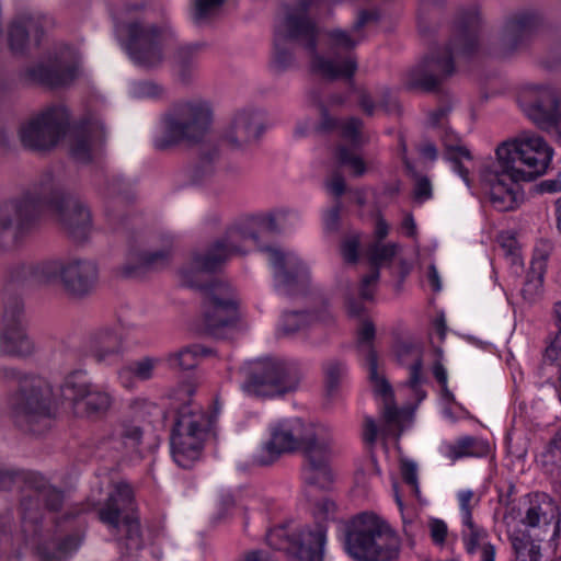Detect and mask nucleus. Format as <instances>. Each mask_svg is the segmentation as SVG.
Masks as SVG:
<instances>
[{
  "mask_svg": "<svg viewBox=\"0 0 561 561\" xmlns=\"http://www.w3.org/2000/svg\"><path fill=\"white\" fill-rule=\"evenodd\" d=\"M264 131L263 119L257 111L245 108L237 112L227 126L224 138L234 149L255 142Z\"/></svg>",
  "mask_w": 561,
  "mask_h": 561,
  "instance_id": "a878e982",
  "label": "nucleus"
},
{
  "mask_svg": "<svg viewBox=\"0 0 561 561\" xmlns=\"http://www.w3.org/2000/svg\"><path fill=\"white\" fill-rule=\"evenodd\" d=\"M162 88L154 82H138L133 88V94L137 98H158L162 94Z\"/></svg>",
  "mask_w": 561,
  "mask_h": 561,
  "instance_id": "6e6d98bb",
  "label": "nucleus"
},
{
  "mask_svg": "<svg viewBox=\"0 0 561 561\" xmlns=\"http://www.w3.org/2000/svg\"><path fill=\"white\" fill-rule=\"evenodd\" d=\"M226 0H194L191 16L196 24L206 23L220 12Z\"/></svg>",
  "mask_w": 561,
  "mask_h": 561,
  "instance_id": "49530a36",
  "label": "nucleus"
},
{
  "mask_svg": "<svg viewBox=\"0 0 561 561\" xmlns=\"http://www.w3.org/2000/svg\"><path fill=\"white\" fill-rule=\"evenodd\" d=\"M333 322L331 313L327 310L317 313L290 311L285 312L278 323V333L284 336H291L308 328L318 324L328 325Z\"/></svg>",
  "mask_w": 561,
  "mask_h": 561,
  "instance_id": "2f4dec72",
  "label": "nucleus"
},
{
  "mask_svg": "<svg viewBox=\"0 0 561 561\" xmlns=\"http://www.w3.org/2000/svg\"><path fill=\"white\" fill-rule=\"evenodd\" d=\"M375 334L374 323L365 320L357 331V344L364 355L373 392L383 407V433L399 437L403 430L411 424L412 413L394 405L392 388L385 376L378 371L377 353L371 346Z\"/></svg>",
  "mask_w": 561,
  "mask_h": 561,
  "instance_id": "423d86ee",
  "label": "nucleus"
},
{
  "mask_svg": "<svg viewBox=\"0 0 561 561\" xmlns=\"http://www.w3.org/2000/svg\"><path fill=\"white\" fill-rule=\"evenodd\" d=\"M428 528L432 540L436 545H443L448 531L446 523L438 518H432L428 522Z\"/></svg>",
  "mask_w": 561,
  "mask_h": 561,
  "instance_id": "bf43d9fd",
  "label": "nucleus"
},
{
  "mask_svg": "<svg viewBox=\"0 0 561 561\" xmlns=\"http://www.w3.org/2000/svg\"><path fill=\"white\" fill-rule=\"evenodd\" d=\"M11 404L14 422L26 431L41 434L49 426L53 416L51 386L42 377H26Z\"/></svg>",
  "mask_w": 561,
  "mask_h": 561,
  "instance_id": "9b49d317",
  "label": "nucleus"
},
{
  "mask_svg": "<svg viewBox=\"0 0 561 561\" xmlns=\"http://www.w3.org/2000/svg\"><path fill=\"white\" fill-rule=\"evenodd\" d=\"M523 523L528 527H543L560 523V510L547 494H535L529 497Z\"/></svg>",
  "mask_w": 561,
  "mask_h": 561,
  "instance_id": "c756f323",
  "label": "nucleus"
},
{
  "mask_svg": "<svg viewBox=\"0 0 561 561\" xmlns=\"http://www.w3.org/2000/svg\"><path fill=\"white\" fill-rule=\"evenodd\" d=\"M61 263L49 261L34 266L31 271L33 279L41 284L53 282L56 277L60 278Z\"/></svg>",
  "mask_w": 561,
  "mask_h": 561,
  "instance_id": "8fccbe9b",
  "label": "nucleus"
},
{
  "mask_svg": "<svg viewBox=\"0 0 561 561\" xmlns=\"http://www.w3.org/2000/svg\"><path fill=\"white\" fill-rule=\"evenodd\" d=\"M540 26V19L531 12H517L508 16L496 42V54L508 56L524 46Z\"/></svg>",
  "mask_w": 561,
  "mask_h": 561,
  "instance_id": "b1692460",
  "label": "nucleus"
},
{
  "mask_svg": "<svg viewBox=\"0 0 561 561\" xmlns=\"http://www.w3.org/2000/svg\"><path fill=\"white\" fill-rule=\"evenodd\" d=\"M479 43V28L477 23L459 25L456 27L450 44L443 51H436L425 61V75L421 85L426 90L434 89L443 79L454 72V58L469 57Z\"/></svg>",
  "mask_w": 561,
  "mask_h": 561,
  "instance_id": "dca6fc26",
  "label": "nucleus"
},
{
  "mask_svg": "<svg viewBox=\"0 0 561 561\" xmlns=\"http://www.w3.org/2000/svg\"><path fill=\"white\" fill-rule=\"evenodd\" d=\"M400 471L404 482L411 488V491L419 496L420 486L417 479V466L414 461L402 459L400 463Z\"/></svg>",
  "mask_w": 561,
  "mask_h": 561,
  "instance_id": "603ef678",
  "label": "nucleus"
},
{
  "mask_svg": "<svg viewBox=\"0 0 561 561\" xmlns=\"http://www.w3.org/2000/svg\"><path fill=\"white\" fill-rule=\"evenodd\" d=\"M390 231V226L382 216H377L374 227V237L377 242L383 240Z\"/></svg>",
  "mask_w": 561,
  "mask_h": 561,
  "instance_id": "338daca9",
  "label": "nucleus"
},
{
  "mask_svg": "<svg viewBox=\"0 0 561 561\" xmlns=\"http://www.w3.org/2000/svg\"><path fill=\"white\" fill-rule=\"evenodd\" d=\"M261 251L266 255L273 270L274 286L280 294L297 293L308 283L309 267L295 252L279 247H265Z\"/></svg>",
  "mask_w": 561,
  "mask_h": 561,
  "instance_id": "6ab92c4d",
  "label": "nucleus"
},
{
  "mask_svg": "<svg viewBox=\"0 0 561 561\" xmlns=\"http://www.w3.org/2000/svg\"><path fill=\"white\" fill-rule=\"evenodd\" d=\"M78 73V67L73 61L69 49L59 55L49 57L31 68L28 76L32 80L50 88L62 87L70 83Z\"/></svg>",
  "mask_w": 561,
  "mask_h": 561,
  "instance_id": "393cba45",
  "label": "nucleus"
},
{
  "mask_svg": "<svg viewBox=\"0 0 561 561\" xmlns=\"http://www.w3.org/2000/svg\"><path fill=\"white\" fill-rule=\"evenodd\" d=\"M358 102L363 111L368 115H373L377 106L388 110V103L381 100V92L373 95L366 91H362Z\"/></svg>",
  "mask_w": 561,
  "mask_h": 561,
  "instance_id": "5fc2aeb1",
  "label": "nucleus"
},
{
  "mask_svg": "<svg viewBox=\"0 0 561 561\" xmlns=\"http://www.w3.org/2000/svg\"><path fill=\"white\" fill-rule=\"evenodd\" d=\"M358 247H359V238L358 236H352L348 237L343 243H342V255L345 261L350 263H354L357 260L358 254Z\"/></svg>",
  "mask_w": 561,
  "mask_h": 561,
  "instance_id": "052dcab7",
  "label": "nucleus"
},
{
  "mask_svg": "<svg viewBox=\"0 0 561 561\" xmlns=\"http://www.w3.org/2000/svg\"><path fill=\"white\" fill-rule=\"evenodd\" d=\"M414 194L415 197L420 201H425L430 198L432 195V187L430 181L427 179H420L416 182Z\"/></svg>",
  "mask_w": 561,
  "mask_h": 561,
  "instance_id": "69168bd1",
  "label": "nucleus"
},
{
  "mask_svg": "<svg viewBox=\"0 0 561 561\" xmlns=\"http://www.w3.org/2000/svg\"><path fill=\"white\" fill-rule=\"evenodd\" d=\"M42 217L57 221L78 242L87 240L92 231L89 208L66 194L51 174H45L19 197L0 207V248L13 247Z\"/></svg>",
  "mask_w": 561,
  "mask_h": 561,
  "instance_id": "f257e3e1",
  "label": "nucleus"
},
{
  "mask_svg": "<svg viewBox=\"0 0 561 561\" xmlns=\"http://www.w3.org/2000/svg\"><path fill=\"white\" fill-rule=\"evenodd\" d=\"M250 242H256L254 233L242 227H231L205 254L194 253L190 266L180 271L181 282L188 287L198 286L195 278L199 280L204 273L215 271L231 255L243 253Z\"/></svg>",
  "mask_w": 561,
  "mask_h": 561,
  "instance_id": "4468645a",
  "label": "nucleus"
},
{
  "mask_svg": "<svg viewBox=\"0 0 561 561\" xmlns=\"http://www.w3.org/2000/svg\"><path fill=\"white\" fill-rule=\"evenodd\" d=\"M311 69L327 79L351 78L357 69V64L352 55L344 57L333 56L331 58L314 55L311 61Z\"/></svg>",
  "mask_w": 561,
  "mask_h": 561,
  "instance_id": "f704fd0d",
  "label": "nucleus"
},
{
  "mask_svg": "<svg viewBox=\"0 0 561 561\" xmlns=\"http://www.w3.org/2000/svg\"><path fill=\"white\" fill-rule=\"evenodd\" d=\"M104 139L102 122L99 118L84 119L71 134L70 152L76 160L87 162L101 148Z\"/></svg>",
  "mask_w": 561,
  "mask_h": 561,
  "instance_id": "bb28decb",
  "label": "nucleus"
},
{
  "mask_svg": "<svg viewBox=\"0 0 561 561\" xmlns=\"http://www.w3.org/2000/svg\"><path fill=\"white\" fill-rule=\"evenodd\" d=\"M69 113L62 105L46 107L19 126L18 136L23 147L45 151L54 148L66 134Z\"/></svg>",
  "mask_w": 561,
  "mask_h": 561,
  "instance_id": "2eb2a0df",
  "label": "nucleus"
},
{
  "mask_svg": "<svg viewBox=\"0 0 561 561\" xmlns=\"http://www.w3.org/2000/svg\"><path fill=\"white\" fill-rule=\"evenodd\" d=\"M552 147L538 135L502 142L495 159L479 167V181L492 206L500 211L516 209L524 199L519 181L543 175L553 158Z\"/></svg>",
  "mask_w": 561,
  "mask_h": 561,
  "instance_id": "f03ea898",
  "label": "nucleus"
},
{
  "mask_svg": "<svg viewBox=\"0 0 561 561\" xmlns=\"http://www.w3.org/2000/svg\"><path fill=\"white\" fill-rule=\"evenodd\" d=\"M84 351L101 364L111 365L118 362L125 352L121 327L111 323L94 328L85 337Z\"/></svg>",
  "mask_w": 561,
  "mask_h": 561,
  "instance_id": "4be33fe9",
  "label": "nucleus"
},
{
  "mask_svg": "<svg viewBox=\"0 0 561 561\" xmlns=\"http://www.w3.org/2000/svg\"><path fill=\"white\" fill-rule=\"evenodd\" d=\"M332 431L327 424L299 417L282 419L268 425V438L255 451L252 460L257 466H268L285 454L302 450L305 480L324 488L332 480Z\"/></svg>",
  "mask_w": 561,
  "mask_h": 561,
  "instance_id": "7ed1b4c3",
  "label": "nucleus"
},
{
  "mask_svg": "<svg viewBox=\"0 0 561 561\" xmlns=\"http://www.w3.org/2000/svg\"><path fill=\"white\" fill-rule=\"evenodd\" d=\"M201 330L220 337L225 330L238 319V301L231 286L224 280H215L201 288Z\"/></svg>",
  "mask_w": 561,
  "mask_h": 561,
  "instance_id": "f3484780",
  "label": "nucleus"
},
{
  "mask_svg": "<svg viewBox=\"0 0 561 561\" xmlns=\"http://www.w3.org/2000/svg\"><path fill=\"white\" fill-rule=\"evenodd\" d=\"M209 428L210 420L202 410L191 404L179 409L170 438L171 455L179 467L191 468L199 459Z\"/></svg>",
  "mask_w": 561,
  "mask_h": 561,
  "instance_id": "f8f14e48",
  "label": "nucleus"
},
{
  "mask_svg": "<svg viewBox=\"0 0 561 561\" xmlns=\"http://www.w3.org/2000/svg\"><path fill=\"white\" fill-rule=\"evenodd\" d=\"M0 350L19 356H28L34 353V343L26 334L20 318L12 323H7L4 332L0 335Z\"/></svg>",
  "mask_w": 561,
  "mask_h": 561,
  "instance_id": "473e14b6",
  "label": "nucleus"
},
{
  "mask_svg": "<svg viewBox=\"0 0 561 561\" xmlns=\"http://www.w3.org/2000/svg\"><path fill=\"white\" fill-rule=\"evenodd\" d=\"M323 370L325 391L328 396L332 397L337 392L341 381L346 374V366L342 362L332 359L323 365Z\"/></svg>",
  "mask_w": 561,
  "mask_h": 561,
  "instance_id": "a18cd8bd",
  "label": "nucleus"
},
{
  "mask_svg": "<svg viewBox=\"0 0 561 561\" xmlns=\"http://www.w3.org/2000/svg\"><path fill=\"white\" fill-rule=\"evenodd\" d=\"M344 549L355 561H393L400 554L401 539L385 518L364 512L347 522Z\"/></svg>",
  "mask_w": 561,
  "mask_h": 561,
  "instance_id": "39448f33",
  "label": "nucleus"
},
{
  "mask_svg": "<svg viewBox=\"0 0 561 561\" xmlns=\"http://www.w3.org/2000/svg\"><path fill=\"white\" fill-rule=\"evenodd\" d=\"M540 245L543 248V252L541 253L539 248L536 249V254L531 262V270L527 274L526 282L522 289L524 299L529 302L535 301L542 291L546 259L550 250V244L548 242H541Z\"/></svg>",
  "mask_w": 561,
  "mask_h": 561,
  "instance_id": "c9c22d12",
  "label": "nucleus"
},
{
  "mask_svg": "<svg viewBox=\"0 0 561 561\" xmlns=\"http://www.w3.org/2000/svg\"><path fill=\"white\" fill-rule=\"evenodd\" d=\"M139 10L138 4L128 5L117 18L115 33L134 65L151 69L161 64L176 37L169 24L157 27L145 22Z\"/></svg>",
  "mask_w": 561,
  "mask_h": 561,
  "instance_id": "20e7f679",
  "label": "nucleus"
},
{
  "mask_svg": "<svg viewBox=\"0 0 561 561\" xmlns=\"http://www.w3.org/2000/svg\"><path fill=\"white\" fill-rule=\"evenodd\" d=\"M335 512V503L323 499L317 503L314 514L318 518L329 519Z\"/></svg>",
  "mask_w": 561,
  "mask_h": 561,
  "instance_id": "0e129e2a",
  "label": "nucleus"
},
{
  "mask_svg": "<svg viewBox=\"0 0 561 561\" xmlns=\"http://www.w3.org/2000/svg\"><path fill=\"white\" fill-rule=\"evenodd\" d=\"M446 160L451 170L458 174L467 187L471 188L470 171L476 167V160L469 149L465 146H447Z\"/></svg>",
  "mask_w": 561,
  "mask_h": 561,
  "instance_id": "58836bf2",
  "label": "nucleus"
},
{
  "mask_svg": "<svg viewBox=\"0 0 561 561\" xmlns=\"http://www.w3.org/2000/svg\"><path fill=\"white\" fill-rule=\"evenodd\" d=\"M99 280V266L94 260L72 257L61 262L60 283L66 293L76 298L90 295Z\"/></svg>",
  "mask_w": 561,
  "mask_h": 561,
  "instance_id": "5701e85b",
  "label": "nucleus"
},
{
  "mask_svg": "<svg viewBox=\"0 0 561 561\" xmlns=\"http://www.w3.org/2000/svg\"><path fill=\"white\" fill-rule=\"evenodd\" d=\"M553 320L557 332L545 350V357L551 363L561 360V301L553 306Z\"/></svg>",
  "mask_w": 561,
  "mask_h": 561,
  "instance_id": "de8ad7c7",
  "label": "nucleus"
},
{
  "mask_svg": "<svg viewBox=\"0 0 561 561\" xmlns=\"http://www.w3.org/2000/svg\"><path fill=\"white\" fill-rule=\"evenodd\" d=\"M398 243L380 244L375 242L367 250L369 263L375 270L362 280L360 296L364 299H373L374 287L379 279V267L390 263L399 251Z\"/></svg>",
  "mask_w": 561,
  "mask_h": 561,
  "instance_id": "7c9ffc66",
  "label": "nucleus"
},
{
  "mask_svg": "<svg viewBox=\"0 0 561 561\" xmlns=\"http://www.w3.org/2000/svg\"><path fill=\"white\" fill-rule=\"evenodd\" d=\"M241 389L250 397H274L297 388L300 374L296 365L278 358H257L241 368Z\"/></svg>",
  "mask_w": 561,
  "mask_h": 561,
  "instance_id": "6e6552de",
  "label": "nucleus"
},
{
  "mask_svg": "<svg viewBox=\"0 0 561 561\" xmlns=\"http://www.w3.org/2000/svg\"><path fill=\"white\" fill-rule=\"evenodd\" d=\"M37 501H44L50 510L56 511L61 505L62 495L60 491L48 486L38 491Z\"/></svg>",
  "mask_w": 561,
  "mask_h": 561,
  "instance_id": "4d7b16f0",
  "label": "nucleus"
},
{
  "mask_svg": "<svg viewBox=\"0 0 561 561\" xmlns=\"http://www.w3.org/2000/svg\"><path fill=\"white\" fill-rule=\"evenodd\" d=\"M433 375L442 387V399L445 401H454L455 397L448 389L447 385V370L440 363H436L433 367Z\"/></svg>",
  "mask_w": 561,
  "mask_h": 561,
  "instance_id": "13d9d810",
  "label": "nucleus"
},
{
  "mask_svg": "<svg viewBox=\"0 0 561 561\" xmlns=\"http://www.w3.org/2000/svg\"><path fill=\"white\" fill-rule=\"evenodd\" d=\"M188 48H181L174 56V70L181 80L185 81L188 79V70L191 64L185 60Z\"/></svg>",
  "mask_w": 561,
  "mask_h": 561,
  "instance_id": "680f3d73",
  "label": "nucleus"
},
{
  "mask_svg": "<svg viewBox=\"0 0 561 561\" xmlns=\"http://www.w3.org/2000/svg\"><path fill=\"white\" fill-rule=\"evenodd\" d=\"M512 547L515 552V561H542V554L539 545L529 536L512 535Z\"/></svg>",
  "mask_w": 561,
  "mask_h": 561,
  "instance_id": "37998d69",
  "label": "nucleus"
},
{
  "mask_svg": "<svg viewBox=\"0 0 561 561\" xmlns=\"http://www.w3.org/2000/svg\"><path fill=\"white\" fill-rule=\"evenodd\" d=\"M48 20L41 14L23 13L16 16L9 27V45L13 53H23L30 44V34L38 43V34Z\"/></svg>",
  "mask_w": 561,
  "mask_h": 561,
  "instance_id": "c85d7f7f",
  "label": "nucleus"
},
{
  "mask_svg": "<svg viewBox=\"0 0 561 561\" xmlns=\"http://www.w3.org/2000/svg\"><path fill=\"white\" fill-rule=\"evenodd\" d=\"M289 215L286 210H276L253 219V225L259 226L263 229L274 231L278 229V225L285 220Z\"/></svg>",
  "mask_w": 561,
  "mask_h": 561,
  "instance_id": "864d4df0",
  "label": "nucleus"
},
{
  "mask_svg": "<svg viewBox=\"0 0 561 561\" xmlns=\"http://www.w3.org/2000/svg\"><path fill=\"white\" fill-rule=\"evenodd\" d=\"M211 122V108L208 102L193 100L176 105L168 113L154 134L153 146L167 150L182 142H195L207 133Z\"/></svg>",
  "mask_w": 561,
  "mask_h": 561,
  "instance_id": "0eeeda50",
  "label": "nucleus"
},
{
  "mask_svg": "<svg viewBox=\"0 0 561 561\" xmlns=\"http://www.w3.org/2000/svg\"><path fill=\"white\" fill-rule=\"evenodd\" d=\"M394 355L400 364L410 367L409 380L404 387L413 393L416 403L422 402L426 392L422 388L424 378L422 375L421 347L414 343L399 342L394 346Z\"/></svg>",
  "mask_w": 561,
  "mask_h": 561,
  "instance_id": "cd10ccee",
  "label": "nucleus"
},
{
  "mask_svg": "<svg viewBox=\"0 0 561 561\" xmlns=\"http://www.w3.org/2000/svg\"><path fill=\"white\" fill-rule=\"evenodd\" d=\"M81 545V538L77 535L67 537L58 546L53 547V551L47 548H38V554L42 561H66L69 556L75 553Z\"/></svg>",
  "mask_w": 561,
  "mask_h": 561,
  "instance_id": "c03bdc74",
  "label": "nucleus"
},
{
  "mask_svg": "<svg viewBox=\"0 0 561 561\" xmlns=\"http://www.w3.org/2000/svg\"><path fill=\"white\" fill-rule=\"evenodd\" d=\"M66 398L87 415L105 413L113 404L114 397L108 389L89 382L81 370L69 374L61 386Z\"/></svg>",
  "mask_w": 561,
  "mask_h": 561,
  "instance_id": "aec40b11",
  "label": "nucleus"
},
{
  "mask_svg": "<svg viewBox=\"0 0 561 561\" xmlns=\"http://www.w3.org/2000/svg\"><path fill=\"white\" fill-rule=\"evenodd\" d=\"M172 239L167 238L161 248H154L151 251L140 254L138 262L140 267L146 270H159L167 266L172 256Z\"/></svg>",
  "mask_w": 561,
  "mask_h": 561,
  "instance_id": "79ce46f5",
  "label": "nucleus"
},
{
  "mask_svg": "<svg viewBox=\"0 0 561 561\" xmlns=\"http://www.w3.org/2000/svg\"><path fill=\"white\" fill-rule=\"evenodd\" d=\"M266 541L272 548L285 551L291 561H323L327 530L322 525L278 526L267 533Z\"/></svg>",
  "mask_w": 561,
  "mask_h": 561,
  "instance_id": "ddd939ff",
  "label": "nucleus"
},
{
  "mask_svg": "<svg viewBox=\"0 0 561 561\" xmlns=\"http://www.w3.org/2000/svg\"><path fill=\"white\" fill-rule=\"evenodd\" d=\"M485 537V530L476 525L473 520L462 523L461 538L469 553H474Z\"/></svg>",
  "mask_w": 561,
  "mask_h": 561,
  "instance_id": "09e8293b",
  "label": "nucleus"
},
{
  "mask_svg": "<svg viewBox=\"0 0 561 561\" xmlns=\"http://www.w3.org/2000/svg\"><path fill=\"white\" fill-rule=\"evenodd\" d=\"M210 354L211 351L209 348L195 344L169 354L167 362L171 368L187 370L196 367L201 357H206Z\"/></svg>",
  "mask_w": 561,
  "mask_h": 561,
  "instance_id": "ea45409f",
  "label": "nucleus"
},
{
  "mask_svg": "<svg viewBox=\"0 0 561 561\" xmlns=\"http://www.w3.org/2000/svg\"><path fill=\"white\" fill-rule=\"evenodd\" d=\"M537 187L541 193H559L561 192V178L541 181Z\"/></svg>",
  "mask_w": 561,
  "mask_h": 561,
  "instance_id": "774afa93",
  "label": "nucleus"
},
{
  "mask_svg": "<svg viewBox=\"0 0 561 561\" xmlns=\"http://www.w3.org/2000/svg\"><path fill=\"white\" fill-rule=\"evenodd\" d=\"M522 108L540 129L561 142V106L556 91L548 85H533L526 91Z\"/></svg>",
  "mask_w": 561,
  "mask_h": 561,
  "instance_id": "a211bd4d",
  "label": "nucleus"
},
{
  "mask_svg": "<svg viewBox=\"0 0 561 561\" xmlns=\"http://www.w3.org/2000/svg\"><path fill=\"white\" fill-rule=\"evenodd\" d=\"M439 450L446 459L454 462L468 457H484L488 455L490 446L481 438L463 436L455 442H444Z\"/></svg>",
  "mask_w": 561,
  "mask_h": 561,
  "instance_id": "72a5a7b5",
  "label": "nucleus"
},
{
  "mask_svg": "<svg viewBox=\"0 0 561 561\" xmlns=\"http://www.w3.org/2000/svg\"><path fill=\"white\" fill-rule=\"evenodd\" d=\"M370 14L363 12L350 32L343 30H332L328 33V45L330 50L335 54L337 50L348 51L359 43L357 35L362 26L369 20Z\"/></svg>",
  "mask_w": 561,
  "mask_h": 561,
  "instance_id": "4c0bfd02",
  "label": "nucleus"
},
{
  "mask_svg": "<svg viewBox=\"0 0 561 561\" xmlns=\"http://www.w3.org/2000/svg\"><path fill=\"white\" fill-rule=\"evenodd\" d=\"M337 127L344 140L351 142V147L340 146L335 151L337 162L347 168L354 176H362L369 170V164L365 161L357 147L365 142L362 135L363 123L360 119L351 117L342 122H335L324 118L323 129Z\"/></svg>",
  "mask_w": 561,
  "mask_h": 561,
  "instance_id": "412c9836",
  "label": "nucleus"
},
{
  "mask_svg": "<svg viewBox=\"0 0 561 561\" xmlns=\"http://www.w3.org/2000/svg\"><path fill=\"white\" fill-rule=\"evenodd\" d=\"M392 490H393L394 501H396L398 508L401 513L404 531L408 533V526L411 525L413 522V513L405 511L403 500L400 495L397 481L392 482Z\"/></svg>",
  "mask_w": 561,
  "mask_h": 561,
  "instance_id": "e2e57ef3",
  "label": "nucleus"
},
{
  "mask_svg": "<svg viewBox=\"0 0 561 561\" xmlns=\"http://www.w3.org/2000/svg\"><path fill=\"white\" fill-rule=\"evenodd\" d=\"M100 520L128 552L142 545L139 518L135 511L133 490L129 484H115L99 511Z\"/></svg>",
  "mask_w": 561,
  "mask_h": 561,
  "instance_id": "1a4fd4ad",
  "label": "nucleus"
},
{
  "mask_svg": "<svg viewBox=\"0 0 561 561\" xmlns=\"http://www.w3.org/2000/svg\"><path fill=\"white\" fill-rule=\"evenodd\" d=\"M319 0H301L290 8L275 34V49L272 65L276 70H284L293 60L286 44L301 45L314 53L316 28L310 14L319 8Z\"/></svg>",
  "mask_w": 561,
  "mask_h": 561,
  "instance_id": "9d476101",
  "label": "nucleus"
},
{
  "mask_svg": "<svg viewBox=\"0 0 561 561\" xmlns=\"http://www.w3.org/2000/svg\"><path fill=\"white\" fill-rule=\"evenodd\" d=\"M459 503V511L461 523L473 520L472 510L478 505L479 499L474 495L472 490H460L457 493Z\"/></svg>",
  "mask_w": 561,
  "mask_h": 561,
  "instance_id": "3c124183",
  "label": "nucleus"
},
{
  "mask_svg": "<svg viewBox=\"0 0 561 561\" xmlns=\"http://www.w3.org/2000/svg\"><path fill=\"white\" fill-rule=\"evenodd\" d=\"M113 448L117 450H135L141 443V428L129 422H121L114 432Z\"/></svg>",
  "mask_w": 561,
  "mask_h": 561,
  "instance_id": "a19ab883",
  "label": "nucleus"
},
{
  "mask_svg": "<svg viewBox=\"0 0 561 561\" xmlns=\"http://www.w3.org/2000/svg\"><path fill=\"white\" fill-rule=\"evenodd\" d=\"M158 357H142L123 367L118 371L119 383L126 389H133L136 380L146 381L154 376V371L161 363Z\"/></svg>",
  "mask_w": 561,
  "mask_h": 561,
  "instance_id": "e433bc0d",
  "label": "nucleus"
}]
</instances>
